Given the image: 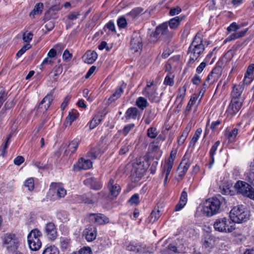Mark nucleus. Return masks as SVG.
Wrapping results in <instances>:
<instances>
[{"mask_svg": "<svg viewBox=\"0 0 254 254\" xmlns=\"http://www.w3.org/2000/svg\"><path fill=\"white\" fill-rule=\"evenodd\" d=\"M149 166L147 157L138 159L133 164L131 177L134 182L139 181L144 175Z\"/></svg>", "mask_w": 254, "mask_h": 254, "instance_id": "obj_2", "label": "nucleus"}, {"mask_svg": "<svg viewBox=\"0 0 254 254\" xmlns=\"http://www.w3.org/2000/svg\"><path fill=\"white\" fill-rule=\"evenodd\" d=\"M89 217L91 221L97 225H104L109 222V218L101 213H91L89 214Z\"/></svg>", "mask_w": 254, "mask_h": 254, "instance_id": "obj_17", "label": "nucleus"}, {"mask_svg": "<svg viewBox=\"0 0 254 254\" xmlns=\"http://www.w3.org/2000/svg\"><path fill=\"white\" fill-rule=\"evenodd\" d=\"M222 74V68L220 66H216L212 70L207 76L205 81L203 83V86H208L210 84L216 82Z\"/></svg>", "mask_w": 254, "mask_h": 254, "instance_id": "obj_11", "label": "nucleus"}, {"mask_svg": "<svg viewBox=\"0 0 254 254\" xmlns=\"http://www.w3.org/2000/svg\"><path fill=\"white\" fill-rule=\"evenodd\" d=\"M167 250L169 254L178 253L177 248L172 244H170L167 247Z\"/></svg>", "mask_w": 254, "mask_h": 254, "instance_id": "obj_62", "label": "nucleus"}, {"mask_svg": "<svg viewBox=\"0 0 254 254\" xmlns=\"http://www.w3.org/2000/svg\"><path fill=\"white\" fill-rule=\"evenodd\" d=\"M243 90L244 88L242 85L240 84L234 85L231 92V100L238 101L242 100V102H243L244 98L242 96Z\"/></svg>", "mask_w": 254, "mask_h": 254, "instance_id": "obj_18", "label": "nucleus"}, {"mask_svg": "<svg viewBox=\"0 0 254 254\" xmlns=\"http://www.w3.org/2000/svg\"><path fill=\"white\" fill-rule=\"evenodd\" d=\"M105 114L103 113H98L95 115L92 120L89 122L88 126L90 129H92L96 127L104 119Z\"/></svg>", "mask_w": 254, "mask_h": 254, "instance_id": "obj_25", "label": "nucleus"}, {"mask_svg": "<svg viewBox=\"0 0 254 254\" xmlns=\"http://www.w3.org/2000/svg\"><path fill=\"white\" fill-rule=\"evenodd\" d=\"M213 226L215 231L222 233H231L236 229L234 222L230 218L226 217L216 219Z\"/></svg>", "mask_w": 254, "mask_h": 254, "instance_id": "obj_4", "label": "nucleus"}, {"mask_svg": "<svg viewBox=\"0 0 254 254\" xmlns=\"http://www.w3.org/2000/svg\"><path fill=\"white\" fill-rule=\"evenodd\" d=\"M190 163L188 159H183L178 167L179 176L183 178L188 171Z\"/></svg>", "mask_w": 254, "mask_h": 254, "instance_id": "obj_23", "label": "nucleus"}, {"mask_svg": "<svg viewBox=\"0 0 254 254\" xmlns=\"http://www.w3.org/2000/svg\"><path fill=\"white\" fill-rule=\"evenodd\" d=\"M24 161V158L21 156H18L16 157L13 161L14 164L16 165L19 166Z\"/></svg>", "mask_w": 254, "mask_h": 254, "instance_id": "obj_64", "label": "nucleus"}, {"mask_svg": "<svg viewBox=\"0 0 254 254\" xmlns=\"http://www.w3.org/2000/svg\"><path fill=\"white\" fill-rule=\"evenodd\" d=\"M63 71V67L61 65H56L51 72L50 76L53 81H56L57 77L59 76Z\"/></svg>", "mask_w": 254, "mask_h": 254, "instance_id": "obj_35", "label": "nucleus"}, {"mask_svg": "<svg viewBox=\"0 0 254 254\" xmlns=\"http://www.w3.org/2000/svg\"><path fill=\"white\" fill-rule=\"evenodd\" d=\"M189 131H190V129L187 127L186 128V129L184 130L182 135L180 136V137L178 139V144L179 145H182L184 143V142L186 140V138H187V136L189 134Z\"/></svg>", "mask_w": 254, "mask_h": 254, "instance_id": "obj_48", "label": "nucleus"}, {"mask_svg": "<svg viewBox=\"0 0 254 254\" xmlns=\"http://www.w3.org/2000/svg\"><path fill=\"white\" fill-rule=\"evenodd\" d=\"M128 202L131 205H137L139 202V196L138 194H134L128 200Z\"/></svg>", "mask_w": 254, "mask_h": 254, "instance_id": "obj_50", "label": "nucleus"}, {"mask_svg": "<svg viewBox=\"0 0 254 254\" xmlns=\"http://www.w3.org/2000/svg\"><path fill=\"white\" fill-rule=\"evenodd\" d=\"M127 249L129 251H133L136 253H144L145 252L144 247L135 242L130 243L127 246Z\"/></svg>", "mask_w": 254, "mask_h": 254, "instance_id": "obj_34", "label": "nucleus"}, {"mask_svg": "<svg viewBox=\"0 0 254 254\" xmlns=\"http://www.w3.org/2000/svg\"><path fill=\"white\" fill-rule=\"evenodd\" d=\"M177 152V151L176 149L172 150L170 153L169 157L166 161L174 163Z\"/></svg>", "mask_w": 254, "mask_h": 254, "instance_id": "obj_61", "label": "nucleus"}, {"mask_svg": "<svg viewBox=\"0 0 254 254\" xmlns=\"http://www.w3.org/2000/svg\"><path fill=\"white\" fill-rule=\"evenodd\" d=\"M220 144V141L218 140L212 146L210 150L209 151V155H210V161H209V168H211L212 165L214 162V155L216 154V151L217 150L218 147L219 146Z\"/></svg>", "mask_w": 254, "mask_h": 254, "instance_id": "obj_33", "label": "nucleus"}, {"mask_svg": "<svg viewBox=\"0 0 254 254\" xmlns=\"http://www.w3.org/2000/svg\"><path fill=\"white\" fill-rule=\"evenodd\" d=\"M158 131L156 128L154 127H150L147 129V135L151 138H155L158 135Z\"/></svg>", "mask_w": 254, "mask_h": 254, "instance_id": "obj_47", "label": "nucleus"}, {"mask_svg": "<svg viewBox=\"0 0 254 254\" xmlns=\"http://www.w3.org/2000/svg\"><path fill=\"white\" fill-rule=\"evenodd\" d=\"M229 218L234 224L240 223L246 221L249 217L247 211L242 205L234 207L230 212Z\"/></svg>", "mask_w": 254, "mask_h": 254, "instance_id": "obj_5", "label": "nucleus"}, {"mask_svg": "<svg viewBox=\"0 0 254 254\" xmlns=\"http://www.w3.org/2000/svg\"><path fill=\"white\" fill-rule=\"evenodd\" d=\"M197 99V96L196 94H193L191 96L185 111V113L186 114H188L190 112L192 106L195 103Z\"/></svg>", "mask_w": 254, "mask_h": 254, "instance_id": "obj_41", "label": "nucleus"}, {"mask_svg": "<svg viewBox=\"0 0 254 254\" xmlns=\"http://www.w3.org/2000/svg\"><path fill=\"white\" fill-rule=\"evenodd\" d=\"M130 147L131 145L127 143L122 146L121 149H120L119 154L120 155L125 154L127 152L129 151Z\"/></svg>", "mask_w": 254, "mask_h": 254, "instance_id": "obj_57", "label": "nucleus"}, {"mask_svg": "<svg viewBox=\"0 0 254 254\" xmlns=\"http://www.w3.org/2000/svg\"><path fill=\"white\" fill-rule=\"evenodd\" d=\"M108 187L110 193L112 196L117 197L119 194L121 188L118 184L115 183L113 179H111L110 180Z\"/></svg>", "mask_w": 254, "mask_h": 254, "instance_id": "obj_24", "label": "nucleus"}, {"mask_svg": "<svg viewBox=\"0 0 254 254\" xmlns=\"http://www.w3.org/2000/svg\"><path fill=\"white\" fill-rule=\"evenodd\" d=\"M45 233L47 238L51 241H54L57 238V229L56 225L53 222H49L46 224Z\"/></svg>", "mask_w": 254, "mask_h": 254, "instance_id": "obj_14", "label": "nucleus"}, {"mask_svg": "<svg viewBox=\"0 0 254 254\" xmlns=\"http://www.w3.org/2000/svg\"><path fill=\"white\" fill-rule=\"evenodd\" d=\"M134 127V124H128L125 126L124 128L122 130V132L125 136H126Z\"/></svg>", "mask_w": 254, "mask_h": 254, "instance_id": "obj_54", "label": "nucleus"}, {"mask_svg": "<svg viewBox=\"0 0 254 254\" xmlns=\"http://www.w3.org/2000/svg\"><path fill=\"white\" fill-rule=\"evenodd\" d=\"M148 117L145 119L144 122L146 124H149L152 119L154 118L155 115L152 113V111L151 110L148 111Z\"/></svg>", "mask_w": 254, "mask_h": 254, "instance_id": "obj_60", "label": "nucleus"}, {"mask_svg": "<svg viewBox=\"0 0 254 254\" xmlns=\"http://www.w3.org/2000/svg\"><path fill=\"white\" fill-rule=\"evenodd\" d=\"M117 24L119 28H125L127 25L126 19L124 17H120L117 20Z\"/></svg>", "mask_w": 254, "mask_h": 254, "instance_id": "obj_56", "label": "nucleus"}, {"mask_svg": "<svg viewBox=\"0 0 254 254\" xmlns=\"http://www.w3.org/2000/svg\"><path fill=\"white\" fill-rule=\"evenodd\" d=\"M186 88L185 86L181 87L179 89V94H178V95L177 96V99L181 100L180 103L183 100V99L186 95Z\"/></svg>", "mask_w": 254, "mask_h": 254, "instance_id": "obj_51", "label": "nucleus"}, {"mask_svg": "<svg viewBox=\"0 0 254 254\" xmlns=\"http://www.w3.org/2000/svg\"><path fill=\"white\" fill-rule=\"evenodd\" d=\"M204 47L202 44V40L199 36L196 35L190 45L188 54L190 56V59L188 64L191 65L199 57L200 55L203 52Z\"/></svg>", "mask_w": 254, "mask_h": 254, "instance_id": "obj_3", "label": "nucleus"}, {"mask_svg": "<svg viewBox=\"0 0 254 254\" xmlns=\"http://www.w3.org/2000/svg\"><path fill=\"white\" fill-rule=\"evenodd\" d=\"M153 85V82L147 84L146 87L142 91V94L147 97L151 102H158L159 101V97L156 92V89L154 88H151Z\"/></svg>", "mask_w": 254, "mask_h": 254, "instance_id": "obj_10", "label": "nucleus"}, {"mask_svg": "<svg viewBox=\"0 0 254 254\" xmlns=\"http://www.w3.org/2000/svg\"><path fill=\"white\" fill-rule=\"evenodd\" d=\"M106 144L103 142L92 148L87 154V156L91 159H95L106 150Z\"/></svg>", "mask_w": 254, "mask_h": 254, "instance_id": "obj_13", "label": "nucleus"}, {"mask_svg": "<svg viewBox=\"0 0 254 254\" xmlns=\"http://www.w3.org/2000/svg\"><path fill=\"white\" fill-rule=\"evenodd\" d=\"M61 248L63 250L68 249L71 244L70 240L66 237H61L60 239Z\"/></svg>", "mask_w": 254, "mask_h": 254, "instance_id": "obj_40", "label": "nucleus"}, {"mask_svg": "<svg viewBox=\"0 0 254 254\" xmlns=\"http://www.w3.org/2000/svg\"><path fill=\"white\" fill-rule=\"evenodd\" d=\"M226 199L221 195L206 199L203 203L202 213L207 217H211L220 212L221 208L226 205Z\"/></svg>", "mask_w": 254, "mask_h": 254, "instance_id": "obj_1", "label": "nucleus"}, {"mask_svg": "<svg viewBox=\"0 0 254 254\" xmlns=\"http://www.w3.org/2000/svg\"><path fill=\"white\" fill-rule=\"evenodd\" d=\"M142 9L140 8H136L132 9L128 14V15L131 16L132 18L135 17L137 16L141 12Z\"/></svg>", "mask_w": 254, "mask_h": 254, "instance_id": "obj_59", "label": "nucleus"}, {"mask_svg": "<svg viewBox=\"0 0 254 254\" xmlns=\"http://www.w3.org/2000/svg\"><path fill=\"white\" fill-rule=\"evenodd\" d=\"M142 47V41L140 36L133 37L130 41V49L138 52Z\"/></svg>", "mask_w": 254, "mask_h": 254, "instance_id": "obj_31", "label": "nucleus"}, {"mask_svg": "<svg viewBox=\"0 0 254 254\" xmlns=\"http://www.w3.org/2000/svg\"><path fill=\"white\" fill-rule=\"evenodd\" d=\"M174 163L166 161L162 167V175H165L164 184L167 183L169 176L172 170Z\"/></svg>", "mask_w": 254, "mask_h": 254, "instance_id": "obj_27", "label": "nucleus"}, {"mask_svg": "<svg viewBox=\"0 0 254 254\" xmlns=\"http://www.w3.org/2000/svg\"><path fill=\"white\" fill-rule=\"evenodd\" d=\"M140 114L138 110L135 107L129 108L126 112L125 118L128 121L130 119L138 120Z\"/></svg>", "mask_w": 254, "mask_h": 254, "instance_id": "obj_22", "label": "nucleus"}, {"mask_svg": "<svg viewBox=\"0 0 254 254\" xmlns=\"http://www.w3.org/2000/svg\"><path fill=\"white\" fill-rule=\"evenodd\" d=\"M42 254H59V251L57 247L51 246L45 248Z\"/></svg>", "mask_w": 254, "mask_h": 254, "instance_id": "obj_43", "label": "nucleus"}, {"mask_svg": "<svg viewBox=\"0 0 254 254\" xmlns=\"http://www.w3.org/2000/svg\"><path fill=\"white\" fill-rule=\"evenodd\" d=\"M50 190L56 194L58 198L64 197L66 194V190L60 184L52 183Z\"/></svg>", "mask_w": 254, "mask_h": 254, "instance_id": "obj_19", "label": "nucleus"}, {"mask_svg": "<svg viewBox=\"0 0 254 254\" xmlns=\"http://www.w3.org/2000/svg\"><path fill=\"white\" fill-rule=\"evenodd\" d=\"M80 143V140L78 138H74L68 144L67 148L65 151V154L66 155H71L74 153L77 150L79 144Z\"/></svg>", "mask_w": 254, "mask_h": 254, "instance_id": "obj_28", "label": "nucleus"}, {"mask_svg": "<svg viewBox=\"0 0 254 254\" xmlns=\"http://www.w3.org/2000/svg\"><path fill=\"white\" fill-rule=\"evenodd\" d=\"M182 11V9L180 7L177 6L176 7L172 8L170 11L169 14L171 16H174L179 14Z\"/></svg>", "mask_w": 254, "mask_h": 254, "instance_id": "obj_58", "label": "nucleus"}, {"mask_svg": "<svg viewBox=\"0 0 254 254\" xmlns=\"http://www.w3.org/2000/svg\"><path fill=\"white\" fill-rule=\"evenodd\" d=\"M25 187L28 188V190L30 191L32 190L34 188V183L33 178H30L26 180L24 183Z\"/></svg>", "mask_w": 254, "mask_h": 254, "instance_id": "obj_49", "label": "nucleus"}, {"mask_svg": "<svg viewBox=\"0 0 254 254\" xmlns=\"http://www.w3.org/2000/svg\"><path fill=\"white\" fill-rule=\"evenodd\" d=\"M44 8V4L42 2H39L35 5L33 10L30 12V15L41 14Z\"/></svg>", "mask_w": 254, "mask_h": 254, "instance_id": "obj_39", "label": "nucleus"}, {"mask_svg": "<svg viewBox=\"0 0 254 254\" xmlns=\"http://www.w3.org/2000/svg\"><path fill=\"white\" fill-rule=\"evenodd\" d=\"M105 193L103 192H98L96 194L88 193L81 196L82 202L87 204H93L98 201L100 197H103Z\"/></svg>", "mask_w": 254, "mask_h": 254, "instance_id": "obj_12", "label": "nucleus"}, {"mask_svg": "<svg viewBox=\"0 0 254 254\" xmlns=\"http://www.w3.org/2000/svg\"><path fill=\"white\" fill-rule=\"evenodd\" d=\"M235 188L238 193L254 199V189L246 182L238 181L235 185Z\"/></svg>", "mask_w": 254, "mask_h": 254, "instance_id": "obj_8", "label": "nucleus"}, {"mask_svg": "<svg viewBox=\"0 0 254 254\" xmlns=\"http://www.w3.org/2000/svg\"><path fill=\"white\" fill-rule=\"evenodd\" d=\"M126 85L118 87L108 99L109 103H112L118 99L123 93Z\"/></svg>", "mask_w": 254, "mask_h": 254, "instance_id": "obj_30", "label": "nucleus"}, {"mask_svg": "<svg viewBox=\"0 0 254 254\" xmlns=\"http://www.w3.org/2000/svg\"><path fill=\"white\" fill-rule=\"evenodd\" d=\"M243 103V102H242V100L239 101L231 100L226 112L227 116L231 118L234 115H236L240 110Z\"/></svg>", "mask_w": 254, "mask_h": 254, "instance_id": "obj_15", "label": "nucleus"}, {"mask_svg": "<svg viewBox=\"0 0 254 254\" xmlns=\"http://www.w3.org/2000/svg\"><path fill=\"white\" fill-rule=\"evenodd\" d=\"M79 115L76 110H72L68 112V115L65 119L64 125L66 127L71 125L72 123L76 120Z\"/></svg>", "mask_w": 254, "mask_h": 254, "instance_id": "obj_32", "label": "nucleus"}, {"mask_svg": "<svg viewBox=\"0 0 254 254\" xmlns=\"http://www.w3.org/2000/svg\"><path fill=\"white\" fill-rule=\"evenodd\" d=\"M242 27L240 25L237 24L236 22H233L229 26L227 27V31L229 32H234L228 36L225 40L224 42L226 43L237 39L241 38L245 36L248 31V29L237 32V31Z\"/></svg>", "mask_w": 254, "mask_h": 254, "instance_id": "obj_9", "label": "nucleus"}, {"mask_svg": "<svg viewBox=\"0 0 254 254\" xmlns=\"http://www.w3.org/2000/svg\"><path fill=\"white\" fill-rule=\"evenodd\" d=\"M161 216V212L158 207H156L148 217L149 222L153 223L157 221Z\"/></svg>", "mask_w": 254, "mask_h": 254, "instance_id": "obj_36", "label": "nucleus"}, {"mask_svg": "<svg viewBox=\"0 0 254 254\" xmlns=\"http://www.w3.org/2000/svg\"><path fill=\"white\" fill-rule=\"evenodd\" d=\"M54 61L51 58H49L47 57L42 62V64L40 65V68L41 69H44L46 65L52 64Z\"/></svg>", "mask_w": 254, "mask_h": 254, "instance_id": "obj_52", "label": "nucleus"}, {"mask_svg": "<svg viewBox=\"0 0 254 254\" xmlns=\"http://www.w3.org/2000/svg\"><path fill=\"white\" fill-rule=\"evenodd\" d=\"M180 201H181V202L185 203L186 204L187 202L188 194L187 192L184 190L182 191L181 193Z\"/></svg>", "mask_w": 254, "mask_h": 254, "instance_id": "obj_63", "label": "nucleus"}, {"mask_svg": "<svg viewBox=\"0 0 254 254\" xmlns=\"http://www.w3.org/2000/svg\"><path fill=\"white\" fill-rule=\"evenodd\" d=\"M92 167V162L89 159H85L81 157L79 159L78 162L73 166L74 169L80 170L89 169Z\"/></svg>", "mask_w": 254, "mask_h": 254, "instance_id": "obj_20", "label": "nucleus"}, {"mask_svg": "<svg viewBox=\"0 0 254 254\" xmlns=\"http://www.w3.org/2000/svg\"><path fill=\"white\" fill-rule=\"evenodd\" d=\"M53 100V97L52 95H47L40 103L38 106V109H41L42 111H46L50 107V105Z\"/></svg>", "mask_w": 254, "mask_h": 254, "instance_id": "obj_29", "label": "nucleus"}, {"mask_svg": "<svg viewBox=\"0 0 254 254\" xmlns=\"http://www.w3.org/2000/svg\"><path fill=\"white\" fill-rule=\"evenodd\" d=\"M98 55L94 51H87L83 57L85 63L88 64H93L97 59Z\"/></svg>", "mask_w": 254, "mask_h": 254, "instance_id": "obj_26", "label": "nucleus"}, {"mask_svg": "<svg viewBox=\"0 0 254 254\" xmlns=\"http://www.w3.org/2000/svg\"><path fill=\"white\" fill-rule=\"evenodd\" d=\"M3 244L9 253H16L19 246V239L14 234L6 233L2 238Z\"/></svg>", "mask_w": 254, "mask_h": 254, "instance_id": "obj_6", "label": "nucleus"}, {"mask_svg": "<svg viewBox=\"0 0 254 254\" xmlns=\"http://www.w3.org/2000/svg\"><path fill=\"white\" fill-rule=\"evenodd\" d=\"M136 106L141 110H144L149 105L146 98L143 97L137 98L135 101Z\"/></svg>", "mask_w": 254, "mask_h": 254, "instance_id": "obj_37", "label": "nucleus"}, {"mask_svg": "<svg viewBox=\"0 0 254 254\" xmlns=\"http://www.w3.org/2000/svg\"><path fill=\"white\" fill-rule=\"evenodd\" d=\"M33 34L31 32H24L23 34L22 39L24 42L29 43L33 39Z\"/></svg>", "mask_w": 254, "mask_h": 254, "instance_id": "obj_53", "label": "nucleus"}, {"mask_svg": "<svg viewBox=\"0 0 254 254\" xmlns=\"http://www.w3.org/2000/svg\"><path fill=\"white\" fill-rule=\"evenodd\" d=\"M72 254H92V252L90 248L84 247Z\"/></svg>", "mask_w": 254, "mask_h": 254, "instance_id": "obj_55", "label": "nucleus"}, {"mask_svg": "<svg viewBox=\"0 0 254 254\" xmlns=\"http://www.w3.org/2000/svg\"><path fill=\"white\" fill-rule=\"evenodd\" d=\"M202 131V130L201 128H198L196 129L193 137L190 142V146H194L195 145V143L198 140L200 134H201Z\"/></svg>", "mask_w": 254, "mask_h": 254, "instance_id": "obj_44", "label": "nucleus"}, {"mask_svg": "<svg viewBox=\"0 0 254 254\" xmlns=\"http://www.w3.org/2000/svg\"><path fill=\"white\" fill-rule=\"evenodd\" d=\"M97 229L93 226H90L85 229L83 231V235L85 236L86 240L88 242H92L97 237Z\"/></svg>", "mask_w": 254, "mask_h": 254, "instance_id": "obj_21", "label": "nucleus"}, {"mask_svg": "<svg viewBox=\"0 0 254 254\" xmlns=\"http://www.w3.org/2000/svg\"><path fill=\"white\" fill-rule=\"evenodd\" d=\"M238 133V129L237 128H233L232 130H227L226 132V137L230 141L235 140Z\"/></svg>", "mask_w": 254, "mask_h": 254, "instance_id": "obj_38", "label": "nucleus"}, {"mask_svg": "<svg viewBox=\"0 0 254 254\" xmlns=\"http://www.w3.org/2000/svg\"><path fill=\"white\" fill-rule=\"evenodd\" d=\"M57 217L62 222H66L69 220L68 215L67 212L64 211H60L58 213Z\"/></svg>", "mask_w": 254, "mask_h": 254, "instance_id": "obj_46", "label": "nucleus"}, {"mask_svg": "<svg viewBox=\"0 0 254 254\" xmlns=\"http://www.w3.org/2000/svg\"><path fill=\"white\" fill-rule=\"evenodd\" d=\"M181 19L179 16H176L174 18L171 19L169 21V26L171 29H175L177 28L180 23Z\"/></svg>", "mask_w": 254, "mask_h": 254, "instance_id": "obj_45", "label": "nucleus"}, {"mask_svg": "<svg viewBox=\"0 0 254 254\" xmlns=\"http://www.w3.org/2000/svg\"><path fill=\"white\" fill-rule=\"evenodd\" d=\"M42 236L41 232L37 229L32 230L27 236V241L29 248L32 251H37L41 247L42 243L40 238Z\"/></svg>", "mask_w": 254, "mask_h": 254, "instance_id": "obj_7", "label": "nucleus"}, {"mask_svg": "<svg viewBox=\"0 0 254 254\" xmlns=\"http://www.w3.org/2000/svg\"><path fill=\"white\" fill-rule=\"evenodd\" d=\"M171 35V33L168 31V24L166 23H164L157 26L153 33V36L156 38H160L161 36L169 37Z\"/></svg>", "mask_w": 254, "mask_h": 254, "instance_id": "obj_16", "label": "nucleus"}, {"mask_svg": "<svg viewBox=\"0 0 254 254\" xmlns=\"http://www.w3.org/2000/svg\"><path fill=\"white\" fill-rule=\"evenodd\" d=\"M11 138V135L9 134L6 138L5 143L0 147V156L4 157L6 154V150L9 144V140Z\"/></svg>", "mask_w": 254, "mask_h": 254, "instance_id": "obj_42", "label": "nucleus"}]
</instances>
